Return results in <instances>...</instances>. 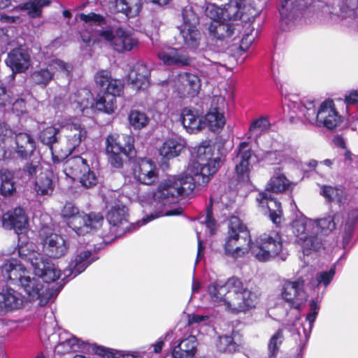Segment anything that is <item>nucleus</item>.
Masks as SVG:
<instances>
[{
	"instance_id": "nucleus-19",
	"label": "nucleus",
	"mask_w": 358,
	"mask_h": 358,
	"mask_svg": "<svg viewBox=\"0 0 358 358\" xmlns=\"http://www.w3.org/2000/svg\"><path fill=\"white\" fill-rule=\"evenodd\" d=\"M253 155L251 146L248 142H241L234 158L235 170L239 182L248 183L250 181V159Z\"/></svg>"
},
{
	"instance_id": "nucleus-2",
	"label": "nucleus",
	"mask_w": 358,
	"mask_h": 358,
	"mask_svg": "<svg viewBox=\"0 0 358 358\" xmlns=\"http://www.w3.org/2000/svg\"><path fill=\"white\" fill-rule=\"evenodd\" d=\"M249 250L257 260L262 262L271 261L276 257L285 261L288 256L278 232L273 231L268 234H262L255 242H252L246 225L238 217L232 216L228 222V231L224 245V255L233 259H238Z\"/></svg>"
},
{
	"instance_id": "nucleus-5",
	"label": "nucleus",
	"mask_w": 358,
	"mask_h": 358,
	"mask_svg": "<svg viewBox=\"0 0 358 358\" xmlns=\"http://www.w3.org/2000/svg\"><path fill=\"white\" fill-rule=\"evenodd\" d=\"M156 191L153 192L152 199L150 202L151 212L144 216L141 220L136 223H129L128 220L129 213L128 208L126 206L120 203H116L112 206L106 215L107 220L110 224V231L115 234L116 237L121 236L127 232H131L136 230L141 226L154 220L155 219L163 216H175L180 215L183 212L182 207L173 208L172 205L175 202L168 203L162 209L160 210L157 206L158 203L155 198Z\"/></svg>"
},
{
	"instance_id": "nucleus-39",
	"label": "nucleus",
	"mask_w": 358,
	"mask_h": 358,
	"mask_svg": "<svg viewBox=\"0 0 358 358\" xmlns=\"http://www.w3.org/2000/svg\"><path fill=\"white\" fill-rule=\"evenodd\" d=\"M321 194L329 202H336L340 206L347 201V194L341 187L324 185L321 187Z\"/></svg>"
},
{
	"instance_id": "nucleus-44",
	"label": "nucleus",
	"mask_w": 358,
	"mask_h": 358,
	"mask_svg": "<svg viewBox=\"0 0 358 358\" xmlns=\"http://www.w3.org/2000/svg\"><path fill=\"white\" fill-rule=\"evenodd\" d=\"M40 142L48 146L52 152L53 145L60 140V127L48 126L40 131L38 134Z\"/></svg>"
},
{
	"instance_id": "nucleus-47",
	"label": "nucleus",
	"mask_w": 358,
	"mask_h": 358,
	"mask_svg": "<svg viewBox=\"0 0 358 358\" xmlns=\"http://www.w3.org/2000/svg\"><path fill=\"white\" fill-rule=\"evenodd\" d=\"M335 267L336 266L334 264L328 271L317 273L315 278L311 281L312 285L318 289H325L335 275Z\"/></svg>"
},
{
	"instance_id": "nucleus-24",
	"label": "nucleus",
	"mask_w": 358,
	"mask_h": 358,
	"mask_svg": "<svg viewBox=\"0 0 358 358\" xmlns=\"http://www.w3.org/2000/svg\"><path fill=\"white\" fill-rule=\"evenodd\" d=\"M69 245L63 236L51 234L48 236L43 243V250L51 258H60L67 252Z\"/></svg>"
},
{
	"instance_id": "nucleus-4",
	"label": "nucleus",
	"mask_w": 358,
	"mask_h": 358,
	"mask_svg": "<svg viewBox=\"0 0 358 358\" xmlns=\"http://www.w3.org/2000/svg\"><path fill=\"white\" fill-rule=\"evenodd\" d=\"M343 222L341 213L329 212L326 216L317 220L308 218L303 215L295 219L292 223V233L296 242L302 248L304 255H309L312 251H317L323 246L322 238L320 234H327Z\"/></svg>"
},
{
	"instance_id": "nucleus-1",
	"label": "nucleus",
	"mask_w": 358,
	"mask_h": 358,
	"mask_svg": "<svg viewBox=\"0 0 358 358\" xmlns=\"http://www.w3.org/2000/svg\"><path fill=\"white\" fill-rule=\"evenodd\" d=\"M197 163L193 167V176L185 173L178 176H171L159 183L155 198L157 206L162 210L168 203L178 201V197L191 195L196 187L207 184L210 177L215 174L222 163L219 150L210 141H203L196 148Z\"/></svg>"
},
{
	"instance_id": "nucleus-56",
	"label": "nucleus",
	"mask_w": 358,
	"mask_h": 358,
	"mask_svg": "<svg viewBox=\"0 0 358 358\" xmlns=\"http://www.w3.org/2000/svg\"><path fill=\"white\" fill-rule=\"evenodd\" d=\"M80 19L85 23H90L96 26H101L106 24L105 17L100 14L94 13H90L88 14L81 13Z\"/></svg>"
},
{
	"instance_id": "nucleus-21",
	"label": "nucleus",
	"mask_w": 358,
	"mask_h": 358,
	"mask_svg": "<svg viewBox=\"0 0 358 358\" xmlns=\"http://www.w3.org/2000/svg\"><path fill=\"white\" fill-rule=\"evenodd\" d=\"M134 178L144 185H152L158 179L155 164L148 158L141 159L134 169Z\"/></svg>"
},
{
	"instance_id": "nucleus-52",
	"label": "nucleus",
	"mask_w": 358,
	"mask_h": 358,
	"mask_svg": "<svg viewBox=\"0 0 358 358\" xmlns=\"http://www.w3.org/2000/svg\"><path fill=\"white\" fill-rule=\"evenodd\" d=\"M322 299V296L320 294H317V296L313 299L310 303V312L308 313L306 316V320L309 323L310 326V331H311L313 324L316 320V317L318 315L320 308V303Z\"/></svg>"
},
{
	"instance_id": "nucleus-23",
	"label": "nucleus",
	"mask_w": 358,
	"mask_h": 358,
	"mask_svg": "<svg viewBox=\"0 0 358 358\" xmlns=\"http://www.w3.org/2000/svg\"><path fill=\"white\" fill-rule=\"evenodd\" d=\"M15 153L22 160L30 159L36 148L34 138L27 132L15 134Z\"/></svg>"
},
{
	"instance_id": "nucleus-61",
	"label": "nucleus",
	"mask_w": 358,
	"mask_h": 358,
	"mask_svg": "<svg viewBox=\"0 0 358 358\" xmlns=\"http://www.w3.org/2000/svg\"><path fill=\"white\" fill-rule=\"evenodd\" d=\"M22 8L27 10L29 16L31 18L40 17L42 13L40 4L38 3L36 0L24 3Z\"/></svg>"
},
{
	"instance_id": "nucleus-43",
	"label": "nucleus",
	"mask_w": 358,
	"mask_h": 358,
	"mask_svg": "<svg viewBox=\"0 0 358 358\" xmlns=\"http://www.w3.org/2000/svg\"><path fill=\"white\" fill-rule=\"evenodd\" d=\"M243 283L237 277L229 278L227 280L217 279L215 282L210 283L208 286V291H219L221 289H225L227 291H241ZM242 291H247L243 289Z\"/></svg>"
},
{
	"instance_id": "nucleus-62",
	"label": "nucleus",
	"mask_w": 358,
	"mask_h": 358,
	"mask_svg": "<svg viewBox=\"0 0 358 358\" xmlns=\"http://www.w3.org/2000/svg\"><path fill=\"white\" fill-rule=\"evenodd\" d=\"M40 169V162L36 160H31L26 163L23 167L22 171L24 176H27L29 178H31L35 176Z\"/></svg>"
},
{
	"instance_id": "nucleus-8",
	"label": "nucleus",
	"mask_w": 358,
	"mask_h": 358,
	"mask_svg": "<svg viewBox=\"0 0 358 358\" xmlns=\"http://www.w3.org/2000/svg\"><path fill=\"white\" fill-rule=\"evenodd\" d=\"M94 81L99 88L95 101L96 108L106 114L113 113L116 109V97L123 93V82L113 78L110 72L106 70L99 71L94 76Z\"/></svg>"
},
{
	"instance_id": "nucleus-6",
	"label": "nucleus",
	"mask_w": 358,
	"mask_h": 358,
	"mask_svg": "<svg viewBox=\"0 0 358 358\" xmlns=\"http://www.w3.org/2000/svg\"><path fill=\"white\" fill-rule=\"evenodd\" d=\"M231 296H226L222 292H192L189 301L195 307H202L205 301L224 308L233 313L246 312L255 308L258 297L256 292H229Z\"/></svg>"
},
{
	"instance_id": "nucleus-38",
	"label": "nucleus",
	"mask_w": 358,
	"mask_h": 358,
	"mask_svg": "<svg viewBox=\"0 0 358 358\" xmlns=\"http://www.w3.org/2000/svg\"><path fill=\"white\" fill-rule=\"evenodd\" d=\"M243 0H229L222 8V20L233 22L240 20L243 15Z\"/></svg>"
},
{
	"instance_id": "nucleus-35",
	"label": "nucleus",
	"mask_w": 358,
	"mask_h": 358,
	"mask_svg": "<svg viewBox=\"0 0 358 358\" xmlns=\"http://www.w3.org/2000/svg\"><path fill=\"white\" fill-rule=\"evenodd\" d=\"M53 173L45 170L40 173L35 182V190L38 195H50L54 190Z\"/></svg>"
},
{
	"instance_id": "nucleus-27",
	"label": "nucleus",
	"mask_w": 358,
	"mask_h": 358,
	"mask_svg": "<svg viewBox=\"0 0 358 358\" xmlns=\"http://www.w3.org/2000/svg\"><path fill=\"white\" fill-rule=\"evenodd\" d=\"M6 63L15 73L24 72L30 66V55L23 48H15L8 54Z\"/></svg>"
},
{
	"instance_id": "nucleus-10",
	"label": "nucleus",
	"mask_w": 358,
	"mask_h": 358,
	"mask_svg": "<svg viewBox=\"0 0 358 358\" xmlns=\"http://www.w3.org/2000/svg\"><path fill=\"white\" fill-rule=\"evenodd\" d=\"M61 216L77 235L84 236L99 229L103 221L99 213L85 214L80 212L72 202H66L62 209Z\"/></svg>"
},
{
	"instance_id": "nucleus-51",
	"label": "nucleus",
	"mask_w": 358,
	"mask_h": 358,
	"mask_svg": "<svg viewBox=\"0 0 358 358\" xmlns=\"http://www.w3.org/2000/svg\"><path fill=\"white\" fill-rule=\"evenodd\" d=\"M217 350L222 352L233 353L237 350L238 346L231 336H220L216 343Z\"/></svg>"
},
{
	"instance_id": "nucleus-22",
	"label": "nucleus",
	"mask_w": 358,
	"mask_h": 358,
	"mask_svg": "<svg viewBox=\"0 0 358 358\" xmlns=\"http://www.w3.org/2000/svg\"><path fill=\"white\" fill-rule=\"evenodd\" d=\"M2 225L6 229H13L16 234H22L28 225V218L21 207L14 208L2 216Z\"/></svg>"
},
{
	"instance_id": "nucleus-54",
	"label": "nucleus",
	"mask_w": 358,
	"mask_h": 358,
	"mask_svg": "<svg viewBox=\"0 0 358 358\" xmlns=\"http://www.w3.org/2000/svg\"><path fill=\"white\" fill-rule=\"evenodd\" d=\"M284 340L282 330L278 329L270 338L268 342V352L271 356H275L278 352Z\"/></svg>"
},
{
	"instance_id": "nucleus-34",
	"label": "nucleus",
	"mask_w": 358,
	"mask_h": 358,
	"mask_svg": "<svg viewBox=\"0 0 358 358\" xmlns=\"http://www.w3.org/2000/svg\"><path fill=\"white\" fill-rule=\"evenodd\" d=\"M184 45L194 52H200L201 46V34L197 27L193 29H180Z\"/></svg>"
},
{
	"instance_id": "nucleus-3",
	"label": "nucleus",
	"mask_w": 358,
	"mask_h": 358,
	"mask_svg": "<svg viewBox=\"0 0 358 358\" xmlns=\"http://www.w3.org/2000/svg\"><path fill=\"white\" fill-rule=\"evenodd\" d=\"M18 254L22 260L31 264L36 275L46 283L55 284L45 291H60L70 280L83 273L98 259L96 254L90 250H78L68 266L61 273L51 260L44 257L41 253L29 250L27 245L20 246Z\"/></svg>"
},
{
	"instance_id": "nucleus-11",
	"label": "nucleus",
	"mask_w": 358,
	"mask_h": 358,
	"mask_svg": "<svg viewBox=\"0 0 358 358\" xmlns=\"http://www.w3.org/2000/svg\"><path fill=\"white\" fill-rule=\"evenodd\" d=\"M0 269L3 279H6L8 282L6 291H15L9 287L10 285H16L24 289V291L36 292L43 289L41 285L37 282L38 280L31 278L27 275L28 271L24 265L15 258L6 259Z\"/></svg>"
},
{
	"instance_id": "nucleus-64",
	"label": "nucleus",
	"mask_w": 358,
	"mask_h": 358,
	"mask_svg": "<svg viewBox=\"0 0 358 358\" xmlns=\"http://www.w3.org/2000/svg\"><path fill=\"white\" fill-rule=\"evenodd\" d=\"M265 158L271 164H280L286 160L285 156L282 151L274 150L269 151L266 153Z\"/></svg>"
},
{
	"instance_id": "nucleus-29",
	"label": "nucleus",
	"mask_w": 358,
	"mask_h": 358,
	"mask_svg": "<svg viewBox=\"0 0 358 358\" xmlns=\"http://www.w3.org/2000/svg\"><path fill=\"white\" fill-rule=\"evenodd\" d=\"M186 140L180 136H175L166 139L159 148V154L164 158L169 159L178 157L186 147Z\"/></svg>"
},
{
	"instance_id": "nucleus-33",
	"label": "nucleus",
	"mask_w": 358,
	"mask_h": 358,
	"mask_svg": "<svg viewBox=\"0 0 358 358\" xmlns=\"http://www.w3.org/2000/svg\"><path fill=\"white\" fill-rule=\"evenodd\" d=\"M298 115H302L305 120L311 124L317 125L319 120V108H316V103L314 100H303L296 103Z\"/></svg>"
},
{
	"instance_id": "nucleus-9",
	"label": "nucleus",
	"mask_w": 358,
	"mask_h": 358,
	"mask_svg": "<svg viewBox=\"0 0 358 358\" xmlns=\"http://www.w3.org/2000/svg\"><path fill=\"white\" fill-rule=\"evenodd\" d=\"M41 327L39 336L42 342L55 346L57 354H66L85 350L88 343L63 329H56V322L50 318Z\"/></svg>"
},
{
	"instance_id": "nucleus-28",
	"label": "nucleus",
	"mask_w": 358,
	"mask_h": 358,
	"mask_svg": "<svg viewBox=\"0 0 358 358\" xmlns=\"http://www.w3.org/2000/svg\"><path fill=\"white\" fill-rule=\"evenodd\" d=\"M256 201L261 207L268 210L271 220L276 223L277 219L280 218L281 213V203L274 198L271 193L266 191L259 192Z\"/></svg>"
},
{
	"instance_id": "nucleus-55",
	"label": "nucleus",
	"mask_w": 358,
	"mask_h": 358,
	"mask_svg": "<svg viewBox=\"0 0 358 358\" xmlns=\"http://www.w3.org/2000/svg\"><path fill=\"white\" fill-rule=\"evenodd\" d=\"M76 101L83 108H87L90 105L93 104V96L91 92L87 89H82L78 90L76 94Z\"/></svg>"
},
{
	"instance_id": "nucleus-20",
	"label": "nucleus",
	"mask_w": 358,
	"mask_h": 358,
	"mask_svg": "<svg viewBox=\"0 0 358 358\" xmlns=\"http://www.w3.org/2000/svg\"><path fill=\"white\" fill-rule=\"evenodd\" d=\"M318 115L317 126L324 127L329 130L334 129L342 121V117L338 114L331 99H326L320 103Z\"/></svg>"
},
{
	"instance_id": "nucleus-63",
	"label": "nucleus",
	"mask_w": 358,
	"mask_h": 358,
	"mask_svg": "<svg viewBox=\"0 0 358 358\" xmlns=\"http://www.w3.org/2000/svg\"><path fill=\"white\" fill-rule=\"evenodd\" d=\"M201 224H205L206 227L209 231L210 235H213L215 231L216 221L213 217V213L211 208H208L206 215L204 220L201 221Z\"/></svg>"
},
{
	"instance_id": "nucleus-31",
	"label": "nucleus",
	"mask_w": 358,
	"mask_h": 358,
	"mask_svg": "<svg viewBox=\"0 0 358 358\" xmlns=\"http://www.w3.org/2000/svg\"><path fill=\"white\" fill-rule=\"evenodd\" d=\"M143 8V0H114V8L117 13L127 18L136 17Z\"/></svg>"
},
{
	"instance_id": "nucleus-14",
	"label": "nucleus",
	"mask_w": 358,
	"mask_h": 358,
	"mask_svg": "<svg viewBox=\"0 0 358 358\" xmlns=\"http://www.w3.org/2000/svg\"><path fill=\"white\" fill-rule=\"evenodd\" d=\"M241 25L224 20L211 21L208 24L209 36L214 42L215 51L223 53L229 48L230 42L240 33Z\"/></svg>"
},
{
	"instance_id": "nucleus-7",
	"label": "nucleus",
	"mask_w": 358,
	"mask_h": 358,
	"mask_svg": "<svg viewBox=\"0 0 358 358\" xmlns=\"http://www.w3.org/2000/svg\"><path fill=\"white\" fill-rule=\"evenodd\" d=\"M158 57L166 66H176L180 67L193 65L206 78H214L217 71L219 62H214L206 57L192 58L185 48H176L166 46L158 52Z\"/></svg>"
},
{
	"instance_id": "nucleus-40",
	"label": "nucleus",
	"mask_w": 358,
	"mask_h": 358,
	"mask_svg": "<svg viewBox=\"0 0 358 358\" xmlns=\"http://www.w3.org/2000/svg\"><path fill=\"white\" fill-rule=\"evenodd\" d=\"M280 170L279 167L274 169L275 174L270 179L264 191L270 193H280L288 189L289 182L283 174L280 173Z\"/></svg>"
},
{
	"instance_id": "nucleus-41",
	"label": "nucleus",
	"mask_w": 358,
	"mask_h": 358,
	"mask_svg": "<svg viewBox=\"0 0 358 358\" xmlns=\"http://www.w3.org/2000/svg\"><path fill=\"white\" fill-rule=\"evenodd\" d=\"M270 127V121L266 116L253 120L248 129V138L256 141L258 138L269 130Z\"/></svg>"
},
{
	"instance_id": "nucleus-57",
	"label": "nucleus",
	"mask_w": 358,
	"mask_h": 358,
	"mask_svg": "<svg viewBox=\"0 0 358 358\" xmlns=\"http://www.w3.org/2000/svg\"><path fill=\"white\" fill-rule=\"evenodd\" d=\"M280 285H282V291L284 292L291 289L301 291L303 289L304 280L301 278H299L293 281L283 279L281 280Z\"/></svg>"
},
{
	"instance_id": "nucleus-30",
	"label": "nucleus",
	"mask_w": 358,
	"mask_h": 358,
	"mask_svg": "<svg viewBox=\"0 0 358 358\" xmlns=\"http://www.w3.org/2000/svg\"><path fill=\"white\" fill-rule=\"evenodd\" d=\"M87 137V131L80 124H73L70 126V132L66 136L65 155H71Z\"/></svg>"
},
{
	"instance_id": "nucleus-18",
	"label": "nucleus",
	"mask_w": 358,
	"mask_h": 358,
	"mask_svg": "<svg viewBox=\"0 0 358 358\" xmlns=\"http://www.w3.org/2000/svg\"><path fill=\"white\" fill-rule=\"evenodd\" d=\"M175 341L172 344L171 355L173 358H194L198 342L195 336L182 331L178 325L173 331Z\"/></svg>"
},
{
	"instance_id": "nucleus-16",
	"label": "nucleus",
	"mask_w": 358,
	"mask_h": 358,
	"mask_svg": "<svg viewBox=\"0 0 358 358\" xmlns=\"http://www.w3.org/2000/svg\"><path fill=\"white\" fill-rule=\"evenodd\" d=\"M72 66L64 61L55 59L50 60L45 67L34 71L30 76L31 81L41 88L46 87L53 79L56 73H61L69 76L72 71Z\"/></svg>"
},
{
	"instance_id": "nucleus-26",
	"label": "nucleus",
	"mask_w": 358,
	"mask_h": 358,
	"mask_svg": "<svg viewBox=\"0 0 358 358\" xmlns=\"http://www.w3.org/2000/svg\"><path fill=\"white\" fill-rule=\"evenodd\" d=\"M150 79V68L143 62H136L129 73V83L136 90L147 87Z\"/></svg>"
},
{
	"instance_id": "nucleus-37",
	"label": "nucleus",
	"mask_w": 358,
	"mask_h": 358,
	"mask_svg": "<svg viewBox=\"0 0 358 358\" xmlns=\"http://www.w3.org/2000/svg\"><path fill=\"white\" fill-rule=\"evenodd\" d=\"M203 128L207 127L213 132L218 133L223 129L226 123L224 113L208 111L203 116Z\"/></svg>"
},
{
	"instance_id": "nucleus-58",
	"label": "nucleus",
	"mask_w": 358,
	"mask_h": 358,
	"mask_svg": "<svg viewBox=\"0 0 358 358\" xmlns=\"http://www.w3.org/2000/svg\"><path fill=\"white\" fill-rule=\"evenodd\" d=\"M226 109L227 102L224 96L220 95L212 97L208 111L225 113Z\"/></svg>"
},
{
	"instance_id": "nucleus-49",
	"label": "nucleus",
	"mask_w": 358,
	"mask_h": 358,
	"mask_svg": "<svg viewBox=\"0 0 358 358\" xmlns=\"http://www.w3.org/2000/svg\"><path fill=\"white\" fill-rule=\"evenodd\" d=\"M128 120L130 125L134 129H141L145 127L150 119L147 115L138 110H131L129 114Z\"/></svg>"
},
{
	"instance_id": "nucleus-46",
	"label": "nucleus",
	"mask_w": 358,
	"mask_h": 358,
	"mask_svg": "<svg viewBox=\"0 0 358 358\" xmlns=\"http://www.w3.org/2000/svg\"><path fill=\"white\" fill-rule=\"evenodd\" d=\"M0 194L3 196H10L16 190L13 173L8 169H2L0 173Z\"/></svg>"
},
{
	"instance_id": "nucleus-17",
	"label": "nucleus",
	"mask_w": 358,
	"mask_h": 358,
	"mask_svg": "<svg viewBox=\"0 0 358 358\" xmlns=\"http://www.w3.org/2000/svg\"><path fill=\"white\" fill-rule=\"evenodd\" d=\"M100 35L110 42L113 48L119 52L130 51L138 45V39L127 27H118L113 29L103 30Z\"/></svg>"
},
{
	"instance_id": "nucleus-36",
	"label": "nucleus",
	"mask_w": 358,
	"mask_h": 358,
	"mask_svg": "<svg viewBox=\"0 0 358 358\" xmlns=\"http://www.w3.org/2000/svg\"><path fill=\"white\" fill-rule=\"evenodd\" d=\"M180 120L188 133H196L203 128V117L199 118L191 109L182 110Z\"/></svg>"
},
{
	"instance_id": "nucleus-12",
	"label": "nucleus",
	"mask_w": 358,
	"mask_h": 358,
	"mask_svg": "<svg viewBox=\"0 0 358 358\" xmlns=\"http://www.w3.org/2000/svg\"><path fill=\"white\" fill-rule=\"evenodd\" d=\"M58 292H0V314L20 308L27 302L45 306L53 301Z\"/></svg>"
},
{
	"instance_id": "nucleus-42",
	"label": "nucleus",
	"mask_w": 358,
	"mask_h": 358,
	"mask_svg": "<svg viewBox=\"0 0 358 358\" xmlns=\"http://www.w3.org/2000/svg\"><path fill=\"white\" fill-rule=\"evenodd\" d=\"M333 13L343 17L354 15L358 17V0H334Z\"/></svg>"
},
{
	"instance_id": "nucleus-48",
	"label": "nucleus",
	"mask_w": 358,
	"mask_h": 358,
	"mask_svg": "<svg viewBox=\"0 0 358 358\" xmlns=\"http://www.w3.org/2000/svg\"><path fill=\"white\" fill-rule=\"evenodd\" d=\"M182 23L178 27V29H193L197 27L199 19L193 11L192 7L187 6L182 10Z\"/></svg>"
},
{
	"instance_id": "nucleus-13",
	"label": "nucleus",
	"mask_w": 358,
	"mask_h": 358,
	"mask_svg": "<svg viewBox=\"0 0 358 358\" xmlns=\"http://www.w3.org/2000/svg\"><path fill=\"white\" fill-rule=\"evenodd\" d=\"M106 152L111 166L121 168L123 156L131 159L135 155L133 137L117 134L108 135L106 138Z\"/></svg>"
},
{
	"instance_id": "nucleus-53",
	"label": "nucleus",
	"mask_w": 358,
	"mask_h": 358,
	"mask_svg": "<svg viewBox=\"0 0 358 358\" xmlns=\"http://www.w3.org/2000/svg\"><path fill=\"white\" fill-rule=\"evenodd\" d=\"M209 317L206 315L191 314L187 315V323L185 326V332L189 334V327H197L199 325L206 324Z\"/></svg>"
},
{
	"instance_id": "nucleus-59",
	"label": "nucleus",
	"mask_w": 358,
	"mask_h": 358,
	"mask_svg": "<svg viewBox=\"0 0 358 358\" xmlns=\"http://www.w3.org/2000/svg\"><path fill=\"white\" fill-rule=\"evenodd\" d=\"M205 13L211 21L222 20V8L214 3H210L206 6Z\"/></svg>"
},
{
	"instance_id": "nucleus-45",
	"label": "nucleus",
	"mask_w": 358,
	"mask_h": 358,
	"mask_svg": "<svg viewBox=\"0 0 358 358\" xmlns=\"http://www.w3.org/2000/svg\"><path fill=\"white\" fill-rule=\"evenodd\" d=\"M358 220V208H353L348 211L345 222L344 235L343 237V245L346 249L351 241L353 236L355 224Z\"/></svg>"
},
{
	"instance_id": "nucleus-25",
	"label": "nucleus",
	"mask_w": 358,
	"mask_h": 358,
	"mask_svg": "<svg viewBox=\"0 0 358 358\" xmlns=\"http://www.w3.org/2000/svg\"><path fill=\"white\" fill-rule=\"evenodd\" d=\"M302 0H281L279 8L280 20L287 26L292 25L302 14Z\"/></svg>"
},
{
	"instance_id": "nucleus-15",
	"label": "nucleus",
	"mask_w": 358,
	"mask_h": 358,
	"mask_svg": "<svg viewBox=\"0 0 358 358\" xmlns=\"http://www.w3.org/2000/svg\"><path fill=\"white\" fill-rule=\"evenodd\" d=\"M162 86H171L180 98L194 97L201 89L199 77L191 73H180L175 79L168 78L159 83Z\"/></svg>"
},
{
	"instance_id": "nucleus-50",
	"label": "nucleus",
	"mask_w": 358,
	"mask_h": 358,
	"mask_svg": "<svg viewBox=\"0 0 358 358\" xmlns=\"http://www.w3.org/2000/svg\"><path fill=\"white\" fill-rule=\"evenodd\" d=\"M282 297L288 306L296 309L307 300L306 292H282Z\"/></svg>"
},
{
	"instance_id": "nucleus-60",
	"label": "nucleus",
	"mask_w": 358,
	"mask_h": 358,
	"mask_svg": "<svg viewBox=\"0 0 358 358\" xmlns=\"http://www.w3.org/2000/svg\"><path fill=\"white\" fill-rule=\"evenodd\" d=\"M14 99L12 92L0 82V107L10 106Z\"/></svg>"
},
{
	"instance_id": "nucleus-32",
	"label": "nucleus",
	"mask_w": 358,
	"mask_h": 358,
	"mask_svg": "<svg viewBox=\"0 0 358 358\" xmlns=\"http://www.w3.org/2000/svg\"><path fill=\"white\" fill-rule=\"evenodd\" d=\"M73 162L81 166L79 179L82 186L86 188L95 186L98 182V179L95 172L90 169L87 160L80 156H76L73 158Z\"/></svg>"
}]
</instances>
